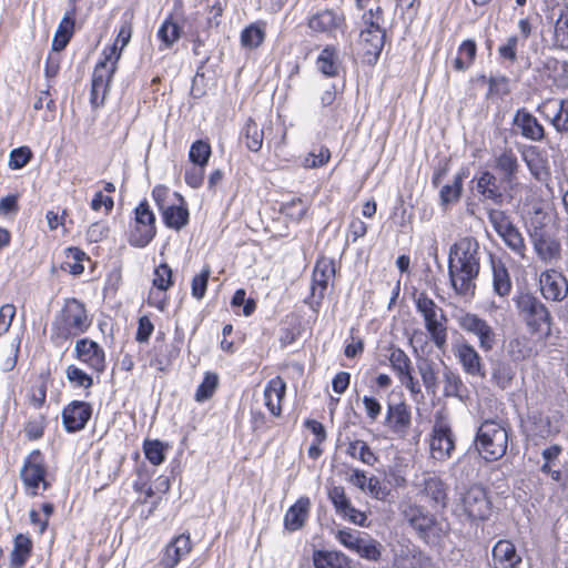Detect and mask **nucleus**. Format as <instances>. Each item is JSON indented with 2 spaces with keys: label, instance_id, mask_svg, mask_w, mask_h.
<instances>
[{
  "label": "nucleus",
  "instance_id": "ea45409f",
  "mask_svg": "<svg viewBox=\"0 0 568 568\" xmlns=\"http://www.w3.org/2000/svg\"><path fill=\"white\" fill-rule=\"evenodd\" d=\"M388 361L397 377L413 371V363L408 355L399 347L390 346Z\"/></svg>",
  "mask_w": 568,
  "mask_h": 568
},
{
  "label": "nucleus",
  "instance_id": "c85d7f7f",
  "mask_svg": "<svg viewBox=\"0 0 568 568\" xmlns=\"http://www.w3.org/2000/svg\"><path fill=\"white\" fill-rule=\"evenodd\" d=\"M386 33H374L372 30H362L359 44L363 50L364 60L368 64H375L385 44Z\"/></svg>",
  "mask_w": 568,
  "mask_h": 568
},
{
  "label": "nucleus",
  "instance_id": "f8f14e48",
  "mask_svg": "<svg viewBox=\"0 0 568 568\" xmlns=\"http://www.w3.org/2000/svg\"><path fill=\"white\" fill-rule=\"evenodd\" d=\"M308 28L316 33L336 38L337 33L344 34L347 29L346 18L339 9H324L312 14L307 20Z\"/></svg>",
  "mask_w": 568,
  "mask_h": 568
},
{
  "label": "nucleus",
  "instance_id": "e2e57ef3",
  "mask_svg": "<svg viewBox=\"0 0 568 568\" xmlns=\"http://www.w3.org/2000/svg\"><path fill=\"white\" fill-rule=\"evenodd\" d=\"M363 537L364 536H361L358 531H353L351 529L338 530L336 534L337 540L352 551L356 549Z\"/></svg>",
  "mask_w": 568,
  "mask_h": 568
},
{
  "label": "nucleus",
  "instance_id": "6e6552de",
  "mask_svg": "<svg viewBox=\"0 0 568 568\" xmlns=\"http://www.w3.org/2000/svg\"><path fill=\"white\" fill-rule=\"evenodd\" d=\"M20 476L28 494L32 496L38 495L40 486L43 490L50 487V484L45 479L47 466L44 456L40 450L36 449L27 456Z\"/></svg>",
  "mask_w": 568,
  "mask_h": 568
},
{
  "label": "nucleus",
  "instance_id": "37998d69",
  "mask_svg": "<svg viewBox=\"0 0 568 568\" xmlns=\"http://www.w3.org/2000/svg\"><path fill=\"white\" fill-rule=\"evenodd\" d=\"M158 37L165 49L171 48L180 39L181 28L172 20V17H169L161 24Z\"/></svg>",
  "mask_w": 568,
  "mask_h": 568
},
{
  "label": "nucleus",
  "instance_id": "7c9ffc66",
  "mask_svg": "<svg viewBox=\"0 0 568 568\" xmlns=\"http://www.w3.org/2000/svg\"><path fill=\"white\" fill-rule=\"evenodd\" d=\"M311 510V500L306 496H302L292 505L284 516V527L290 531L301 529L308 518Z\"/></svg>",
  "mask_w": 568,
  "mask_h": 568
},
{
  "label": "nucleus",
  "instance_id": "864d4df0",
  "mask_svg": "<svg viewBox=\"0 0 568 568\" xmlns=\"http://www.w3.org/2000/svg\"><path fill=\"white\" fill-rule=\"evenodd\" d=\"M379 547L381 545L376 540L365 535L358 542V546L354 552L358 554L362 558L367 560L377 561L381 557Z\"/></svg>",
  "mask_w": 568,
  "mask_h": 568
},
{
  "label": "nucleus",
  "instance_id": "680f3d73",
  "mask_svg": "<svg viewBox=\"0 0 568 568\" xmlns=\"http://www.w3.org/2000/svg\"><path fill=\"white\" fill-rule=\"evenodd\" d=\"M532 432L541 438H547L557 430L552 427L549 417L538 414L532 416Z\"/></svg>",
  "mask_w": 568,
  "mask_h": 568
},
{
  "label": "nucleus",
  "instance_id": "cd10ccee",
  "mask_svg": "<svg viewBox=\"0 0 568 568\" xmlns=\"http://www.w3.org/2000/svg\"><path fill=\"white\" fill-rule=\"evenodd\" d=\"M537 255L545 262L556 260L560 255V243L549 233L536 230L530 234Z\"/></svg>",
  "mask_w": 568,
  "mask_h": 568
},
{
  "label": "nucleus",
  "instance_id": "774afa93",
  "mask_svg": "<svg viewBox=\"0 0 568 568\" xmlns=\"http://www.w3.org/2000/svg\"><path fill=\"white\" fill-rule=\"evenodd\" d=\"M16 316V306L13 304H4L0 307V335L6 334Z\"/></svg>",
  "mask_w": 568,
  "mask_h": 568
},
{
  "label": "nucleus",
  "instance_id": "423d86ee",
  "mask_svg": "<svg viewBox=\"0 0 568 568\" xmlns=\"http://www.w3.org/2000/svg\"><path fill=\"white\" fill-rule=\"evenodd\" d=\"M102 54L103 60L97 63L91 80L90 103L93 109L104 103L111 79L116 69V62L120 59L116 43L105 48Z\"/></svg>",
  "mask_w": 568,
  "mask_h": 568
},
{
  "label": "nucleus",
  "instance_id": "338daca9",
  "mask_svg": "<svg viewBox=\"0 0 568 568\" xmlns=\"http://www.w3.org/2000/svg\"><path fill=\"white\" fill-rule=\"evenodd\" d=\"M518 41L519 39L517 36L509 37L506 43L498 48L499 55L505 60L515 62L517 60Z\"/></svg>",
  "mask_w": 568,
  "mask_h": 568
},
{
  "label": "nucleus",
  "instance_id": "2eb2a0df",
  "mask_svg": "<svg viewBox=\"0 0 568 568\" xmlns=\"http://www.w3.org/2000/svg\"><path fill=\"white\" fill-rule=\"evenodd\" d=\"M494 169L501 175L505 185L513 190L517 184L519 162L516 153L510 148H504L494 154Z\"/></svg>",
  "mask_w": 568,
  "mask_h": 568
},
{
  "label": "nucleus",
  "instance_id": "bb28decb",
  "mask_svg": "<svg viewBox=\"0 0 568 568\" xmlns=\"http://www.w3.org/2000/svg\"><path fill=\"white\" fill-rule=\"evenodd\" d=\"M513 124L519 129L520 134L530 141H541L545 138V129L526 109L517 110Z\"/></svg>",
  "mask_w": 568,
  "mask_h": 568
},
{
  "label": "nucleus",
  "instance_id": "9b49d317",
  "mask_svg": "<svg viewBox=\"0 0 568 568\" xmlns=\"http://www.w3.org/2000/svg\"><path fill=\"white\" fill-rule=\"evenodd\" d=\"M418 495L427 499L432 507L445 508L448 501V487L445 481L433 474L416 475L413 481Z\"/></svg>",
  "mask_w": 568,
  "mask_h": 568
},
{
  "label": "nucleus",
  "instance_id": "3c124183",
  "mask_svg": "<svg viewBox=\"0 0 568 568\" xmlns=\"http://www.w3.org/2000/svg\"><path fill=\"white\" fill-rule=\"evenodd\" d=\"M555 39L560 48H568V6H564L559 10L555 22Z\"/></svg>",
  "mask_w": 568,
  "mask_h": 568
},
{
  "label": "nucleus",
  "instance_id": "72a5a7b5",
  "mask_svg": "<svg viewBox=\"0 0 568 568\" xmlns=\"http://www.w3.org/2000/svg\"><path fill=\"white\" fill-rule=\"evenodd\" d=\"M491 270L494 292L500 297L508 296L513 284L507 267L501 261L491 258Z\"/></svg>",
  "mask_w": 568,
  "mask_h": 568
},
{
  "label": "nucleus",
  "instance_id": "4468645a",
  "mask_svg": "<svg viewBox=\"0 0 568 568\" xmlns=\"http://www.w3.org/2000/svg\"><path fill=\"white\" fill-rule=\"evenodd\" d=\"M465 514L473 520H484L490 515V500L486 490L478 485L469 487L462 497Z\"/></svg>",
  "mask_w": 568,
  "mask_h": 568
},
{
  "label": "nucleus",
  "instance_id": "bf43d9fd",
  "mask_svg": "<svg viewBox=\"0 0 568 568\" xmlns=\"http://www.w3.org/2000/svg\"><path fill=\"white\" fill-rule=\"evenodd\" d=\"M153 285L160 291H166L172 285V270L163 263L160 264L154 271Z\"/></svg>",
  "mask_w": 568,
  "mask_h": 568
},
{
  "label": "nucleus",
  "instance_id": "4c0bfd02",
  "mask_svg": "<svg viewBox=\"0 0 568 568\" xmlns=\"http://www.w3.org/2000/svg\"><path fill=\"white\" fill-rule=\"evenodd\" d=\"M313 561L316 568H349L347 558L337 551H316Z\"/></svg>",
  "mask_w": 568,
  "mask_h": 568
},
{
  "label": "nucleus",
  "instance_id": "9d476101",
  "mask_svg": "<svg viewBox=\"0 0 568 568\" xmlns=\"http://www.w3.org/2000/svg\"><path fill=\"white\" fill-rule=\"evenodd\" d=\"M429 447L432 458L439 462L449 459L455 450L454 433L449 423L443 416H437L435 419Z\"/></svg>",
  "mask_w": 568,
  "mask_h": 568
},
{
  "label": "nucleus",
  "instance_id": "2f4dec72",
  "mask_svg": "<svg viewBox=\"0 0 568 568\" xmlns=\"http://www.w3.org/2000/svg\"><path fill=\"white\" fill-rule=\"evenodd\" d=\"M317 69L326 77H337L341 69V60L334 45H326L316 60Z\"/></svg>",
  "mask_w": 568,
  "mask_h": 568
},
{
  "label": "nucleus",
  "instance_id": "0e129e2a",
  "mask_svg": "<svg viewBox=\"0 0 568 568\" xmlns=\"http://www.w3.org/2000/svg\"><path fill=\"white\" fill-rule=\"evenodd\" d=\"M44 424L45 420L43 416H38L33 419H30L24 427V432L28 438L31 440L41 438L44 432Z\"/></svg>",
  "mask_w": 568,
  "mask_h": 568
},
{
  "label": "nucleus",
  "instance_id": "f704fd0d",
  "mask_svg": "<svg viewBox=\"0 0 568 568\" xmlns=\"http://www.w3.org/2000/svg\"><path fill=\"white\" fill-rule=\"evenodd\" d=\"M32 551V541L28 536L19 534L14 538L13 549L10 554L11 568H22Z\"/></svg>",
  "mask_w": 568,
  "mask_h": 568
},
{
  "label": "nucleus",
  "instance_id": "f03ea898",
  "mask_svg": "<svg viewBox=\"0 0 568 568\" xmlns=\"http://www.w3.org/2000/svg\"><path fill=\"white\" fill-rule=\"evenodd\" d=\"M91 324L85 305L77 298H67L52 322L51 339L57 344L63 343L84 334Z\"/></svg>",
  "mask_w": 568,
  "mask_h": 568
},
{
  "label": "nucleus",
  "instance_id": "0eeeda50",
  "mask_svg": "<svg viewBox=\"0 0 568 568\" xmlns=\"http://www.w3.org/2000/svg\"><path fill=\"white\" fill-rule=\"evenodd\" d=\"M415 305L417 312L424 318L425 328L430 339L437 348L442 349L447 342V327L445 325L447 317L444 310L424 292L415 297Z\"/></svg>",
  "mask_w": 568,
  "mask_h": 568
},
{
  "label": "nucleus",
  "instance_id": "c9c22d12",
  "mask_svg": "<svg viewBox=\"0 0 568 568\" xmlns=\"http://www.w3.org/2000/svg\"><path fill=\"white\" fill-rule=\"evenodd\" d=\"M416 366L427 393L435 394L438 387L436 364L427 357L419 356L416 359Z\"/></svg>",
  "mask_w": 568,
  "mask_h": 568
},
{
  "label": "nucleus",
  "instance_id": "5701e85b",
  "mask_svg": "<svg viewBox=\"0 0 568 568\" xmlns=\"http://www.w3.org/2000/svg\"><path fill=\"white\" fill-rule=\"evenodd\" d=\"M473 181L476 183V192L483 202H491L495 205L504 203V193L499 185L497 176L490 171H483L476 175Z\"/></svg>",
  "mask_w": 568,
  "mask_h": 568
},
{
  "label": "nucleus",
  "instance_id": "de8ad7c7",
  "mask_svg": "<svg viewBox=\"0 0 568 568\" xmlns=\"http://www.w3.org/2000/svg\"><path fill=\"white\" fill-rule=\"evenodd\" d=\"M514 376L515 372L509 363L496 362L494 364L491 377L498 387L503 389L507 388L510 385Z\"/></svg>",
  "mask_w": 568,
  "mask_h": 568
},
{
  "label": "nucleus",
  "instance_id": "49530a36",
  "mask_svg": "<svg viewBox=\"0 0 568 568\" xmlns=\"http://www.w3.org/2000/svg\"><path fill=\"white\" fill-rule=\"evenodd\" d=\"M444 377V395L447 397H462V392L465 389L460 376L446 367L443 372Z\"/></svg>",
  "mask_w": 568,
  "mask_h": 568
},
{
  "label": "nucleus",
  "instance_id": "20e7f679",
  "mask_svg": "<svg viewBox=\"0 0 568 568\" xmlns=\"http://www.w3.org/2000/svg\"><path fill=\"white\" fill-rule=\"evenodd\" d=\"M474 445L485 460H498L507 452L508 430L503 423L495 419H486L477 429Z\"/></svg>",
  "mask_w": 568,
  "mask_h": 568
},
{
  "label": "nucleus",
  "instance_id": "c03bdc74",
  "mask_svg": "<svg viewBox=\"0 0 568 568\" xmlns=\"http://www.w3.org/2000/svg\"><path fill=\"white\" fill-rule=\"evenodd\" d=\"M219 386V376L215 373L207 372L204 375L202 383L197 386L194 399L203 403L210 399Z\"/></svg>",
  "mask_w": 568,
  "mask_h": 568
},
{
  "label": "nucleus",
  "instance_id": "69168bd1",
  "mask_svg": "<svg viewBox=\"0 0 568 568\" xmlns=\"http://www.w3.org/2000/svg\"><path fill=\"white\" fill-rule=\"evenodd\" d=\"M74 16H75V6L73 3L71 9L65 12L64 17L60 21L55 33L71 38L73 34V31H74Z\"/></svg>",
  "mask_w": 568,
  "mask_h": 568
},
{
  "label": "nucleus",
  "instance_id": "412c9836",
  "mask_svg": "<svg viewBox=\"0 0 568 568\" xmlns=\"http://www.w3.org/2000/svg\"><path fill=\"white\" fill-rule=\"evenodd\" d=\"M192 550L190 534L183 532L174 537L164 548L159 566L161 568H175L181 559Z\"/></svg>",
  "mask_w": 568,
  "mask_h": 568
},
{
  "label": "nucleus",
  "instance_id": "4be33fe9",
  "mask_svg": "<svg viewBox=\"0 0 568 568\" xmlns=\"http://www.w3.org/2000/svg\"><path fill=\"white\" fill-rule=\"evenodd\" d=\"M412 424V413L408 405L405 403L388 404L387 413L384 420V426L397 434L405 437Z\"/></svg>",
  "mask_w": 568,
  "mask_h": 568
},
{
  "label": "nucleus",
  "instance_id": "5fc2aeb1",
  "mask_svg": "<svg viewBox=\"0 0 568 568\" xmlns=\"http://www.w3.org/2000/svg\"><path fill=\"white\" fill-rule=\"evenodd\" d=\"M143 452H144L146 459L154 466L161 465L165 459L164 446L158 439L144 440Z\"/></svg>",
  "mask_w": 568,
  "mask_h": 568
},
{
  "label": "nucleus",
  "instance_id": "79ce46f5",
  "mask_svg": "<svg viewBox=\"0 0 568 568\" xmlns=\"http://www.w3.org/2000/svg\"><path fill=\"white\" fill-rule=\"evenodd\" d=\"M347 454L368 466H373L377 462V456L367 443L361 439L353 440L348 444Z\"/></svg>",
  "mask_w": 568,
  "mask_h": 568
},
{
  "label": "nucleus",
  "instance_id": "13d9d810",
  "mask_svg": "<svg viewBox=\"0 0 568 568\" xmlns=\"http://www.w3.org/2000/svg\"><path fill=\"white\" fill-rule=\"evenodd\" d=\"M211 275V268L206 265L200 274L195 275L192 280V296L196 300H202L207 288V282Z\"/></svg>",
  "mask_w": 568,
  "mask_h": 568
},
{
  "label": "nucleus",
  "instance_id": "7ed1b4c3",
  "mask_svg": "<svg viewBox=\"0 0 568 568\" xmlns=\"http://www.w3.org/2000/svg\"><path fill=\"white\" fill-rule=\"evenodd\" d=\"M514 301L529 333L540 338H548L551 335L552 316L547 306L529 292L519 293Z\"/></svg>",
  "mask_w": 568,
  "mask_h": 568
},
{
  "label": "nucleus",
  "instance_id": "e433bc0d",
  "mask_svg": "<svg viewBox=\"0 0 568 568\" xmlns=\"http://www.w3.org/2000/svg\"><path fill=\"white\" fill-rule=\"evenodd\" d=\"M477 45L474 40H465L458 48V54L453 61V67L458 72L470 68L476 58Z\"/></svg>",
  "mask_w": 568,
  "mask_h": 568
},
{
  "label": "nucleus",
  "instance_id": "1a4fd4ad",
  "mask_svg": "<svg viewBox=\"0 0 568 568\" xmlns=\"http://www.w3.org/2000/svg\"><path fill=\"white\" fill-rule=\"evenodd\" d=\"M134 226L129 235V243L134 247L146 246L155 236V216L146 201L135 207Z\"/></svg>",
  "mask_w": 568,
  "mask_h": 568
},
{
  "label": "nucleus",
  "instance_id": "a878e982",
  "mask_svg": "<svg viewBox=\"0 0 568 568\" xmlns=\"http://www.w3.org/2000/svg\"><path fill=\"white\" fill-rule=\"evenodd\" d=\"M454 354L466 374L480 378L486 376L481 357L473 345L468 343L458 344L454 348Z\"/></svg>",
  "mask_w": 568,
  "mask_h": 568
},
{
  "label": "nucleus",
  "instance_id": "a211bd4d",
  "mask_svg": "<svg viewBox=\"0 0 568 568\" xmlns=\"http://www.w3.org/2000/svg\"><path fill=\"white\" fill-rule=\"evenodd\" d=\"M74 357L98 373H102L105 369L104 351L92 339L81 338L77 341L74 346Z\"/></svg>",
  "mask_w": 568,
  "mask_h": 568
},
{
  "label": "nucleus",
  "instance_id": "a19ab883",
  "mask_svg": "<svg viewBox=\"0 0 568 568\" xmlns=\"http://www.w3.org/2000/svg\"><path fill=\"white\" fill-rule=\"evenodd\" d=\"M243 136L250 151L257 152L262 149L264 132L252 119L246 121L243 128Z\"/></svg>",
  "mask_w": 568,
  "mask_h": 568
},
{
  "label": "nucleus",
  "instance_id": "b1692460",
  "mask_svg": "<svg viewBox=\"0 0 568 568\" xmlns=\"http://www.w3.org/2000/svg\"><path fill=\"white\" fill-rule=\"evenodd\" d=\"M523 562L516 546L507 539L498 540L491 550V568H519Z\"/></svg>",
  "mask_w": 568,
  "mask_h": 568
},
{
  "label": "nucleus",
  "instance_id": "6ab92c4d",
  "mask_svg": "<svg viewBox=\"0 0 568 568\" xmlns=\"http://www.w3.org/2000/svg\"><path fill=\"white\" fill-rule=\"evenodd\" d=\"M537 111L550 121L558 133L568 132V98L546 100L538 105Z\"/></svg>",
  "mask_w": 568,
  "mask_h": 568
},
{
  "label": "nucleus",
  "instance_id": "8fccbe9b",
  "mask_svg": "<svg viewBox=\"0 0 568 568\" xmlns=\"http://www.w3.org/2000/svg\"><path fill=\"white\" fill-rule=\"evenodd\" d=\"M362 19L365 26L363 30H372L374 33H386V30L383 26L384 11L379 6L376 7V9H369L368 11L364 12Z\"/></svg>",
  "mask_w": 568,
  "mask_h": 568
},
{
  "label": "nucleus",
  "instance_id": "39448f33",
  "mask_svg": "<svg viewBox=\"0 0 568 568\" xmlns=\"http://www.w3.org/2000/svg\"><path fill=\"white\" fill-rule=\"evenodd\" d=\"M403 517L426 544L436 545L447 534V525L425 507L409 504L403 509Z\"/></svg>",
  "mask_w": 568,
  "mask_h": 568
},
{
  "label": "nucleus",
  "instance_id": "58836bf2",
  "mask_svg": "<svg viewBox=\"0 0 568 568\" xmlns=\"http://www.w3.org/2000/svg\"><path fill=\"white\" fill-rule=\"evenodd\" d=\"M465 176V172L460 171L455 175L453 183L446 184L440 189L439 199L443 206L455 203L460 199Z\"/></svg>",
  "mask_w": 568,
  "mask_h": 568
},
{
  "label": "nucleus",
  "instance_id": "6e6d98bb",
  "mask_svg": "<svg viewBox=\"0 0 568 568\" xmlns=\"http://www.w3.org/2000/svg\"><path fill=\"white\" fill-rule=\"evenodd\" d=\"M488 221L493 225L495 232L500 235L503 232L507 231L509 227L514 225L510 220V216L507 212L498 209H489L487 210Z\"/></svg>",
  "mask_w": 568,
  "mask_h": 568
},
{
  "label": "nucleus",
  "instance_id": "f3484780",
  "mask_svg": "<svg viewBox=\"0 0 568 568\" xmlns=\"http://www.w3.org/2000/svg\"><path fill=\"white\" fill-rule=\"evenodd\" d=\"M540 291L546 300L561 302L568 295V280L556 271L547 270L539 277Z\"/></svg>",
  "mask_w": 568,
  "mask_h": 568
},
{
  "label": "nucleus",
  "instance_id": "473e14b6",
  "mask_svg": "<svg viewBox=\"0 0 568 568\" xmlns=\"http://www.w3.org/2000/svg\"><path fill=\"white\" fill-rule=\"evenodd\" d=\"M180 205H168V207L161 212L164 224L175 231L182 230L189 223V210L183 199L180 197Z\"/></svg>",
  "mask_w": 568,
  "mask_h": 568
},
{
  "label": "nucleus",
  "instance_id": "052dcab7",
  "mask_svg": "<svg viewBox=\"0 0 568 568\" xmlns=\"http://www.w3.org/2000/svg\"><path fill=\"white\" fill-rule=\"evenodd\" d=\"M32 158V152L28 146L14 149L9 154V168L19 170L26 166Z\"/></svg>",
  "mask_w": 568,
  "mask_h": 568
},
{
  "label": "nucleus",
  "instance_id": "4d7b16f0",
  "mask_svg": "<svg viewBox=\"0 0 568 568\" xmlns=\"http://www.w3.org/2000/svg\"><path fill=\"white\" fill-rule=\"evenodd\" d=\"M68 381L77 387L90 388L93 379L84 371L74 365H69L65 371Z\"/></svg>",
  "mask_w": 568,
  "mask_h": 568
},
{
  "label": "nucleus",
  "instance_id": "ddd939ff",
  "mask_svg": "<svg viewBox=\"0 0 568 568\" xmlns=\"http://www.w3.org/2000/svg\"><path fill=\"white\" fill-rule=\"evenodd\" d=\"M459 327L478 338V345L484 352H489L496 344V333L491 325L474 313H466L458 317Z\"/></svg>",
  "mask_w": 568,
  "mask_h": 568
},
{
  "label": "nucleus",
  "instance_id": "603ef678",
  "mask_svg": "<svg viewBox=\"0 0 568 568\" xmlns=\"http://www.w3.org/2000/svg\"><path fill=\"white\" fill-rule=\"evenodd\" d=\"M265 38V31L257 24H251L241 33V43L245 48L254 49L260 47Z\"/></svg>",
  "mask_w": 568,
  "mask_h": 568
},
{
  "label": "nucleus",
  "instance_id": "393cba45",
  "mask_svg": "<svg viewBox=\"0 0 568 568\" xmlns=\"http://www.w3.org/2000/svg\"><path fill=\"white\" fill-rule=\"evenodd\" d=\"M334 261L326 257L317 260L313 271L312 297L317 296V304L323 300L329 281L335 276Z\"/></svg>",
  "mask_w": 568,
  "mask_h": 568
},
{
  "label": "nucleus",
  "instance_id": "c756f323",
  "mask_svg": "<svg viewBox=\"0 0 568 568\" xmlns=\"http://www.w3.org/2000/svg\"><path fill=\"white\" fill-rule=\"evenodd\" d=\"M286 393V384L282 377L276 376L268 381L264 389V402L271 414L278 417L282 414V400Z\"/></svg>",
  "mask_w": 568,
  "mask_h": 568
},
{
  "label": "nucleus",
  "instance_id": "a18cd8bd",
  "mask_svg": "<svg viewBox=\"0 0 568 568\" xmlns=\"http://www.w3.org/2000/svg\"><path fill=\"white\" fill-rule=\"evenodd\" d=\"M499 236L515 254L519 255L520 257L525 256V240L515 224L507 231L503 232Z\"/></svg>",
  "mask_w": 568,
  "mask_h": 568
},
{
  "label": "nucleus",
  "instance_id": "f257e3e1",
  "mask_svg": "<svg viewBox=\"0 0 568 568\" xmlns=\"http://www.w3.org/2000/svg\"><path fill=\"white\" fill-rule=\"evenodd\" d=\"M480 245L473 236L459 239L449 248L448 275L457 295L474 296L480 272Z\"/></svg>",
  "mask_w": 568,
  "mask_h": 568
},
{
  "label": "nucleus",
  "instance_id": "aec40b11",
  "mask_svg": "<svg viewBox=\"0 0 568 568\" xmlns=\"http://www.w3.org/2000/svg\"><path fill=\"white\" fill-rule=\"evenodd\" d=\"M92 406L87 402L73 400L62 410V423L69 433L83 429L91 418Z\"/></svg>",
  "mask_w": 568,
  "mask_h": 568
},
{
  "label": "nucleus",
  "instance_id": "dca6fc26",
  "mask_svg": "<svg viewBox=\"0 0 568 568\" xmlns=\"http://www.w3.org/2000/svg\"><path fill=\"white\" fill-rule=\"evenodd\" d=\"M327 495L337 515L355 525L365 526V521L367 519L366 515L352 505L343 486H333L328 488Z\"/></svg>",
  "mask_w": 568,
  "mask_h": 568
},
{
  "label": "nucleus",
  "instance_id": "09e8293b",
  "mask_svg": "<svg viewBox=\"0 0 568 568\" xmlns=\"http://www.w3.org/2000/svg\"><path fill=\"white\" fill-rule=\"evenodd\" d=\"M211 156V145L209 142L197 140L192 143L189 152L190 161L197 166H205Z\"/></svg>",
  "mask_w": 568,
  "mask_h": 568
}]
</instances>
